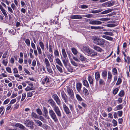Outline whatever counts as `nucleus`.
<instances>
[{"mask_svg":"<svg viewBox=\"0 0 130 130\" xmlns=\"http://www.w3.org/2000/svg\"><path fill=\"white\" fill-rule=\"evenodd\" d=\"M79 58L80 60L82 61H85L86 59V57L83 56L81 54L79 55Z\"/></svg>","mask_w":130,"mask_h":130,"instance_id":"26","label":"nucleus"},{"mask_svg":"<svg viewBox=\"0 0 130 130\" xmlns=\"http://www.w3.org/2000/svg\"><path fill=\"white\" fill-rule=\"evenodd\" d=\"M67 91L70 98L73 99L74 98V95L73 91L72 90L69 88H68Z\"/></svg>","mask_w":130,"mask_h":130,"instance_id":"7","label":"nucleus"},{"mask_svg":"<svg viewBox=\"0 0 130 130\" xmlns=\"http://www.w3.org/2000/svg\"><path fill=\"white\" fill-rule=\"evenodd\" d=\"M56 67L58 70L61 72H62V68L58 65H56Z\"/></svg>","mask_w":130,"mask_h":130,"instance_id":"54","label":"nucleus"},{"mask_svg":"<svg viewBox=\"0 0 130 130\" xmlns=\"http://www.w3.org/2000/svg\"><path fill=\"white\" fill-rule=\"evenodd\" d=\"M83 85L87 87H89V85L87 81L86 80H84L83 82Z\"/></svg>","mask_w":130,"mask_h":130,"instance_id":"24","label":"nucleus"},{"mask_svg":"<svg viewBox=\"0 0 130 130\" xmlns=\"http://www.w3.org/2000/svg\"><path fill=\"white\" fill-rule=\"evenodd\" d=\"M91 29L95 30L101 29L103 28V27H101L95 26H91L90 27Z\"/></svg>","mask_w":130,"mask_h":130,"instance_id":"19","label":"nucleus"},{"mask_svg":"<svg viewBox=\"0 0 130 130\" xmlns=\"http://www.w3.org/2000/svg\"><path fill=\"white\" fill-rule=\"evenodd\" d=\"M26 96V93H23L22 94V98L21 100V101H23L24 100Z\"/></svg>","mask_w":130,"mask_h":130,"instance_id":"47","label":"nucleus"},{"mask_svg":"<svg viewBox=\"0 0 130 130\" xmlns=\"http://www.w3.org/2000/svg\"><path fill=\"white\" fill-rule=\"evenodd\" d=\"M102 10V9H100L98 10H93L92 11V13H96L101 12Z\"/></svg>","mask_w":130,"mask_h":130,"instance_id":"30","label":"nucleus"},{"mask_svg":"<svg viewBox=\"0 0 130 130\" xmlns=\"http://www.w3.org/2000/svg\"><path fill=\"white\" fill-rule=\"evenodd\" d=\"M34 121L38 124V125L39 126H41L42 124V122L38 120H34Z\"/></svg>","mask_w":130,"mask_h":130,"instance_id":"29","label":"nucleus"},{"mask_svg":"<svg viewBox=\"0 0 130 130\" xmlns=\"http://www.w3.org/2000/svg\"><path fill=\"white\" fill-rule=\"evenodd\" d=\"M50 82V79L46 77L44 78V81L42 82V84L45 87H49L51 86Z\"/></svg>","mask_w":130,"mask_h":130,"instance_id":"5","label":"nucleus"},{"mask_svg":"<svg viewBox=\"0 0 130 130\" xmlns=\"http://www.w3.org/2000/svg\"><path fill=\"white\" fill-rule=\"evenodd\" d=\"M39 45L41 47L42 50H44V44L43 42H42L41 41H40L39 42Z\"/></svg>","mask_w":130,"mask_h":130,"instance_id":"34","label":"nucleus"},{"mask_svg":"<svg viewBox=\"0 0 130 130\" xmlns=\"http://www.w3.org/2000/svg\"><path fill=\"white\" fill-rule=\"evenodd\" d=\"M44 61V63L46 65V68L49 67H50V62L48 60L47 58H45Z\"/></svg>","mask_w":130,"mask_h":130,"instance_id":"15","label":"nucleus"},{"mask_svg":"<svg viewBox=\"0 0 130 130\" xmlns=\"http://www.w3.org/2000/svg\"><path fill=\"white\" fill-rule=\"evenodd\" d=\"M54 110L59 118H60L62 116L61 112L58 107H56Z\"/></svg>","mask_w":130,"mask_h":130,"instance_id":"10","label":"nucleus"},{"mask_svg":"<svg viewBox=\"0 0 130 130\" xmlns=\"http://www.w3.org/2000/svg\"><path fill=\"white\" fill-rule=\"evenodd\" d=\"M99 84L100 85H103L105 84V82L102 79H100L99 81Z\"/></svg>","mask_w":130,"mask_h":130,"instance_id":"43","label":"nucleus"},{"mask_svg":"<svg viewBox=\"0 0 130 130\" xmlns=\"http://www.w3.org/2000/svg\"><path fill=\"white\" fill-rule=\"evenodd\" d=\"M76 97L77 99L79 101H81L82 100V99L80 96L78 94L76 95Z\"/></svg>","mask_w":130,"mask_h":130,"instance_id":"46","label":"nucleus"},{"mask_svg":"<svg viewBox=\"0 0 130 130\" xmlns=\"http://www.w3.org/2000/svg\"><path fill=\"white\" fill-rule=\"evenodd\" d=\"M71 63L73 66H78V64L76 63L73 60L71 61Z\"/></svg>","mask_w":130,"mask_h":130,"instance_id":"53","label":"nucleus"},{"mask_svg":"<svg viewBox=\"0 0 130 130\" xmlns=\"http://www.w3.org/2000/svg\"><path fill=\"white\" fill-rule=\"evenodd\" d=\"M62 52L63 57L66 59V57H67V56L66 52L64 48H63L62 49Z\"/></svg>","mask_w":130,"mask_h":130,"instance_id":"18","label":"nucleus"},{"mask_svg":"<svg viewBox=\"0 0 130 130\" xmlns=\"http://www.w3.org/2000/svg\"><path fill=\"white\" fill-rule=\"evenodd\" d=\"M71 50L72 53L74 55H76L77 54L78 52L74 48H71Z\"/></svg>","mask_w":130,"mask_h":130,"instance_id":"31","label":"nucleus"},{"mask_svg":"<svg viewBox=\"0 0 130 130\" xmlns=\"http://www.w3.org/2000/svg\"><path fill=\"white\" fill-rule=\"evenodd\" d=\"M51 106H52V107L54 108V110L57 107H58V106H57V105L55 103V102H54L53 103L51 104Z\"/></svg>","mask_w":130,"mask_h":130,"instance_id":"42","label":"nucleus"},{"mask_svg":"<svg viewBox=\"0 0 130 130\" xmlns=\"http://www.w3.org/2000/svg\"><path fill=\"white\" fill-rule=\"evenodd\" d=\"M72 19H81L82 18L80 15H72L71 16Z\"/></svg>","mask_w":130,"mask_h":130,"instance_id":"16","label":"nucleus"},{"mask_svg":"<svg viewBox=\"0 0 130 130\" xmlns=\"http://www.w3.org/2000/svg\"><path fill=\"white\" fill-rule=\"evenodd\" d=\"M33 89H34V88L33 87H30L29 86H27L25 89V90L26 91H28Z\"/></svg>","mask_w":130,"mask_h":130,"instance_id":"40","label":"nucleus"},{"mask_svg":"<svg viewBox=\"0 0 130 130\" xmlns=\"http://www.w3.org/2000/svg\"><path fill=\"white\" fill-rule=\"evenodd\" d=\"M32 92H28L27 95L28 97H30L32 96Z\"/></svg>","mask_w":130,"mask_h":130,"instance_id":"61","label":"nucleus"},{"mask_svg":"<svg viewBox=\"0 0 130 130\" xmlns=\"http://www.w3.org/2000/svg\"><path fill=\"white\" fill-rule=\"evenodd\" d=\"M49 113L51 117L55 122H56L58 121L56 114L53 110L49 109Z\"/></svg>","mask_w":130,"mask_h":130,"instance_id":"2","label":"nucleus"},{"mask_svg":"<svg viewBox=\"0 0 130 130\" xmlns=\"http://www.w3.org/2000/svg\"><path fill=\"white\" fill-rule=\"evenodd\" d=\"M95 75L96 82H97L99 81L100 78V74L98 72H97L95 73Z\"/></svg>","mask_w":130,"mask_h":130,"instance_id":"14","label":"nucleus"},{"mask_svg":"<svg viewBox=\"0 0 130 130\" xmlns=\"http://www.w3.org/2000/svg\"><path fill=\"white\" fill-rule=\"evenodd\" d=\"M89 23L93 25H98L101 24L102 23L100 21L97 20H89Z\"/></svg>","mask_w":130,"mask_h":130,"instance_id":"9","label":"nucleus"},{"mask_svg":"<svg viewBox=\"0 0 130 130\" xmlns=\"http://www.w3.org/2000/svg\"><path fill=\"white\" fill-rule=\"evenodd\" d=\"M80 8L82 9H86L88 8V6L86 5H83L80 6Z\"/></svg>","mask_w":130,"mask_h":130,"instance_id":"57","label":"nucleus"},{"mask_svg":"<svg viewBox=\"0 0 130 130\" xmlns=\"http://www.w3.org/2000/svg\"><path fill=\"white\" fill-rule=\"evenodd\" d=\"M47 57L51 62H53V55L52 54L48 55Z\"/></svg>","mask_w":130,"mask_h":130,"instance_id":"23","label":"nucleus"},{"mask_svg":"<svg viewBox=\"0 0 130 130\" xmlns=\"http://www.w3.org/2000/svg\"><path fill=\"white\" fill-rule=\"evenodd\" d=\"M103 34L106 35H107L111 36H113L114 35L113 33L111 32H104Z\"/></svg>","mask_w":130,"mask_h":130,"instance_id":"38","label":"nucleus"},{"mask_svg":"<svg viewBox=\"0 0 130 130\" xmlns=\"http://www.w3.org/2000/svg\"><path fill=\"white\" fill-rule=\"evenodd\" d=\"M109 7H110L112 6L114 4V2H111V1H109Z\"/></svg>","mask_w":130,"mask_h":130,"instance_id":"64","label":"nucleus"},{"mask_svg":"<svg viewBox=\"0 0 130 130\" xmlns=\"http://www.w3.org/2000/svg\"><path fill=\"white\" fill-rule=\"evenodd\" d=\"M54 53L56 56L59 57V53L57 50H55L54 51Z\"/></svg>","mask_w":130,"mask_h":130,"instance_id":"35","label":"nucleus"},{"mask_svg":"<svg viewBox=\"0 0 130 130\" xmlns=\"http://www.w3.org/2000/svg\"><path fill=\"white\" fill-rule=\"evenodd\" d=\"M124 94V90H121L119 94V95L121 97L123 96Z\"/></svg>","mask_w":130,"mask_h":130,"instance_id":"39","label":"nucleus"},{"mask_svg":"<svg viewBox=\"0 0 130 130\" xmlns=\"http://www.w3.org/2000/svg\"><path fill=\"white\" fill-rule=\"evenodd\" d=\"M76 89L77 91L79 92H80L81 90L82 84L80 83H77L76 85Z\"/></svg>","mask_w":130,"mask_h":130,"instance_id":"12","label":"nucleus"},{"mask_svg":"<svg viewBox=\"0 0 130 130\" xmlns=\"http://www.w3.org/2000/svg\"><path fill=\"white\" fill-rule=\"evenodd\" d=\"M37 48L38 51V53L39 54L42 55V51L40 47L39 46H37Z\"/></svg>","mask_w":130,"mask_h":130,"instance_id":"41","label":"nucleus"},{"mask_svg":"<svg viewBox=\"0 0 130 130\" xmlns=\"http://www.w3.org/2000/svg\"><path fill=\"white\" fill-rule=\"evenodd\" d=\"M83 92L84 93L85 95H88L89 94L88 90L85 87L83 88Z\"/></svg>","mask_w":130,"mask_h":130,"instance_id":"27","label":"nucleus"},{"mask_svg":"<svg viewBox=\"0 0 130 130\" xmlns=\"http://www.w3.org/2000/svg\"><path fill=\"white\" fill-rule=\"evenodd\" d=\"M63 110L66 114L69 115L70 114L71 112L70 110L64 103L63 104Z\"/></svg>","mask_w":130,"mask_h":130,"instance_id":"8","label":"nucleus"},{"mask_svg":"<svg viewBox=\"0 0 130 130\" xmlns=\"http://www.w3.org/2000/svg\"><path fill=\"white\" fill-rule=\"evenodd\" d=\"M61 94L62 99L64 102L66 103H67L68 102V97L66 94L63 90L61 91Z\"/></svg>","mask_w":130,"mask_h":130,"instance_id":"6","label":"nucleus"},{"mask_svg":"<svg viewBox=\"0 0 130 130\" xmlns=\"http://www.w3.org/2000/svg\"><path fill=\"white\" fill-rule=\"evenodd\" d=\"M46 69L47 70L48 72L52 74L53 73V72L52 69L50 68V67L46 68Z\"/></svg>","mask_w":130,"mask_h":130,"instance_id":"48","label":"nucleus"},{"mask_svg":"<svg viewBox=\"0 0 130 130\" xmlns=\"http://www.w3.org/2000/svg\"><path fill=\"white\" fill-rule=\"evenodd\" d=\"M108 78L110 79L109 82H110L111 80V79L112 77V75L111 73L110 72H108Z\"/></svg>","mask_w":130,"mask_h":130,"instance_id":"36","label":"nucleus"},{"mask_svg":"<svg viewBox=\"0 0 130 130\" xmlns=\"http://www.w3.org/2000/svg\"><path fill=\"white\" fill-rule=\"evenodd\" d=\"M93 48L97 51L99 52H101L102 50V49L100 47L96 46L95 45L93 47Z\"/></svg>","mask_w":130,"mask_h":130,"instance_id":"17","label":"nucleus"},{"mask_svg":"<svg viewBox=\"0 0 130 130\" xmlns=\"http://www.w3.org/2000/svg\"><path fill=\"white\" fill-rule=\"evenodd\" d=\"M110 20V19L107 18H102L99 19V20L102 21H107Z\"/></svg>","mask_w":130,"mask_h":130,"instance_id":"51","label":"nucleus"},{"mask_svg":"<svg viewBox=\"0 0 130 130\" xmlns=\"http://www.w3.org/2000/svg\"><path fill=\"white\" fill-rule=\"evenodd\" d=\"M88 79L90 84H93V79L90 75L88 76Z\"/></svg>","mask_w":130,"mask_h":130,"instance_id":"28","label":"nucleus"},{"mask_svg":"<svg viewBox=\"0 0 130 130\" xmlns=\"http://www.w3.org/2000/svg\"><path fill=\"white\" fill-rule=\"evenodd\" d=\"M123 108L122 105L120 104L118 105L117 107V110L122 109Z\"/></svg>","mask_w":130,"mask_h":130,"instance_id":"62","label":"nucleus"},{"mask_svg":"<svg viewBox=\"0 0 130 130\" xmlns=\"http://www.w3.org/2000/svg\"><path fill=\"white\" fill-rule=\"evenodd\" d=\"M107 74V72L106 70L104 71L102 73V76L105 79L106 78Z\"/></svg>","mask_w":130,"mask_h":130,"instance_id":"22","label":"nucleus"},{"mask_svg":"<svg viewBox=\"0 0 130 130\" xmlns=\"http://www.w3.org/2000/svg\"><path fill=\"white\" fill-rule=\"evenodd\" d=\"M52 98L54 99V100L56 101L57 104L60 106L61 104V101L60 99L56 94H54L52 95Z\"/></svg>","mask_w":130,"mask_h":130,"instance_id":"3","label":"nucleus"},{"mask_svg":"<svg viewBox=\"0 0 130 130\" xmlns=\"http://www.w3.org/2000/svg\"><path fill=\"white\" fill-rule=\"evenodd\" d=\"M10 99H7L5 100L4 102V104H7L9 102Z\"/></svg>","mask_w":130,"mask_h":130,"instance_id":"63","label":"nucleus"},{"mask_svg":"<svg viewBox=\"0 0 130 130\" xmlns=\"http://www.w3.org/2000/svg\"><path fill=\"white\" fill-rule=\"evenodd\" d=\"M87 52H88V53L89 55L92 56H96L97 54V52H95L93 50H87Z\"/></svg>","mask_w":130,"mask_h":130,"instance_id":"11","label":"nucleus"},{"mask_svg":"<svg viewBox=\"0 0 130 130\" xmlns=\"http://www.w3.org/2000/svg\"><path fill=\"white\" fill-rule=\"evenodd\" d=\"M6 71L9 73H11L12 71L11 69L9 67H6Z\"/></svg>","mask_w":130,"mask_h":130,"instance_id":"60","label":"nucleus"},{"mask_svg":"<svg viewBox=\"0 0 130 130\" xmlns=\"http://www.w3.org/2000/svg\"><path fill=\"white\" fill-rule=\"evenodd\" d=\"M112 122L113 124V126H116L117 125V121L114 119L112 120Z\"/></svg>","mask_w":130,"mask_h":130,"instance_id":"56","label":"nucleus"},{"mask_svg":"<svg viewBox=\"0 0 130 130\" xmlns=\"http://www.w3.org/2000/svg\"><path fill=\"white\" fill-rule=\"evenodd\" d=\"M56 62L58 64L60 65V66H62V64L61 62L60 59L57 58L56 59Z\"/></svg>","mask_w":130,"mask_h":130,"instance_id":"32","label":"nucleus"},{"mask_svg":"<svg viewBox=\"0 0 130 130\" xmlns=\"http://www.w3.org/2000/svg\"><path fill=\"white\" fill-rule=\"evenodd\" d=\"M122 81V80L120 78H119L117 80V82L116 83V85H119L121 83Z\"/></svg>","mask_w":130,"mask_h":130,"instance_id":"49","label":"nucleus"},{"mask_svg":"<svg viewBox=\"0 0 130 130\" xmlns=\"http://www.w3.org/2000/svg\"><path fill=\"white\" fill-rule=\"evenodd\" d=\"M68 70L70 72H72L73 71V70L72 67L71 66H69L67 68Z\"/></svg>","mask_w":130,"mask_h":130,"instance_id":"58","label":"nucleus"},{"mask_svg":"<svg viewBox=\"0 0 130 130\" xmlns=\"http://www.w3.org/2000/svg\"><path fill=\"white\" fill-rule=\"evenodd\" d=\"M103 37L104 38L110 41L112 40L113 38L110 37L105 35H103Z\"/></svg>","mask_w":130,"mask_h":130,"instance_id":"25","label":"nucleus"},{"mask_svg":"<svg viewBox=\"0 0 130 130\" xmlns=\"http://www.w3.org/2000/svg\"><path fill=\"white\" fill-rule=\"evenodd\" d=\"M25 42L28 46H30V42L29 39H26L25 41Z\"/></svg>","mask_w":130,"mask_h":130,"instance_id":"33","label":"nucleus"},{"mask_svg":"<svg viewBox=\"0 0 130 130\" xmlns=\"http://www.w3.org/2000/svg\"><path fill=\"white\" fill-rule=\"evenodd\" d=\"M0 9L2 11V13L4 15L6 18L8 17V15L4 9L3 8V7L0 4Z\"/></svg>","mask_w":130,"mask_h":130,"instance_id":"13","label":"nucleus"},{"mask_svg":"<svg viewBox=\"0 0 130 130\" xmlns=\"http://www.w3.org/2000/svg\"><path fill=\"white\" fill-rule=\"evenodd\" d=\"M2 63L5 66H6L8 63V60L7 59H3L2 62Z\"/></svg>","mask_w":130,"mask_h":130,"instance_id":"45","label":"nucleus"},{"mask_svg":"<svg viewBox=\"0 0 130 130\" xmlns=\"http://www.w3.org/2000/svg\"><path fill=\"white\" fill-rule=\"evenodd\" d=\"M31 116L33 118H37L38 116L35 113L32 112L31 114Z\"/></svg>","mask_w":130,"mask_h":130,"instance_id":"37","label":"nucleus"},{"mask_svg":"<svg viewBox=\"0 0 130 130\" xmlns=\"http://www.w3.org/2000/svg\"><path fill=\"white\" fill-rule=\"evenodd\" d=\"M93 42L96 44L101 46L104 44L105 40L99 37H96L93 39Z\"/></svg>","mask_w":130,"mask_h":130,"instance_id":"1","label":"nucleus"},{"mask_svg":"<svg viewBox=\"0 0 130 130\" xmlns=\"http://www.w3.org/2000/svg\"><path fill=\"white\" fill-rule=\"evenodd\" d=\"M24 123L26 126L29 127L31 129H32L34 127V122L31 120H26L25 121Z\"/></svg>","mask_w":130,"mask_h":130,"instance_id":"4","label":"nucleus"},{"mask_svg":"<svg viewBox=\"0 0 130 130\" xmlns=\"http://www.w3.org/2000/svg\"><path fill=\"white\" fill-rule=\"evenodd\" d=\"M36 111L37 113L39 115H41L42 114L41 109L39 108H38L36 109Z\"/></svg>","mask_w":130,"mask_h":130,"instance_id":"55","label":"nucleus"},{"mask_svg":"<svg viewBox=\"0 0 130 130\" xmlns=\"http://www.w3.org/2000/svg\"><path fill=\"white\" fill-rule=\"evenodd\" d=\"M16 99H15L12 100L9 103V104L11 105V104H14L16 102Z\"/></svg>","mask_w":130,"mask_h":130,"instance_id":"59","label":"nucleus"},{"mask_svg":"<svg viewBox=\"0 0 130 130\" xmlns=\"http://www.w3.org/2000/svg\"><path fill=\"white\" fill-rule=\"evenodd\" d=\"M15 126L22 129H24L25 128V127L24 126L19 123L16 124L15 125Z\"/></svg>","mask_w":130,"mask_h":130,"instance_id":"20","label":"nucleus"},{"mask_svg":"<svg viewBox=\"0 0 130 130\" xmlns=\"http://www.w3.org/2000/svg\"><path fill=\"white\" fill-rule=\"evenodd\" d=\"M112 72H113V75H115L117 74V70L116 68H115L113 69Z\"/></svg>","mask_w":130,"mask_h":130,"instance_id":"52","label":"nucleus"},{"mask_svg":"<svg viewBox=\"0 0 130 130\" xmlns=\"http://www.w3.org/2000/svg\"><path fill=\"white\" fill-rule=\"evenodd\" d=\"M119 90V89L118 88H117L114 89L113 91V94L114 95L116 94L118 92Z\"/></svg>","mask_w":130,"mask_h":130,"instance_id":"44","label":"nucleus"},{"mask_svg":"<svg viewBox=\"0 0 130 130\" xmlns=\"http://www.w3.org/2000/svg\"><path fill=\"white\" fill-rule=\"evenodd\" d=\"M55 101L52 99H49L48 101V103L51 105Z\"/></svg>","mask_w":130,"mask_h":130,"instance_id":"50","label":"nucleus"},{"mask_svg":"<svg viewBox=\"0 0 130 130\" xmlns=\"http://www.w3.org/2000/svg\"><path fill=\"white\" fill-rule=\"evenodd\" d=\"M112 9H109L106 10L101 13V14H104L106 13H108L109 12L112 11Z\"/></svg>","mask_w":130,"mask_h":130,"instance_id":"21","label":"nucleus"}]
</instances>
